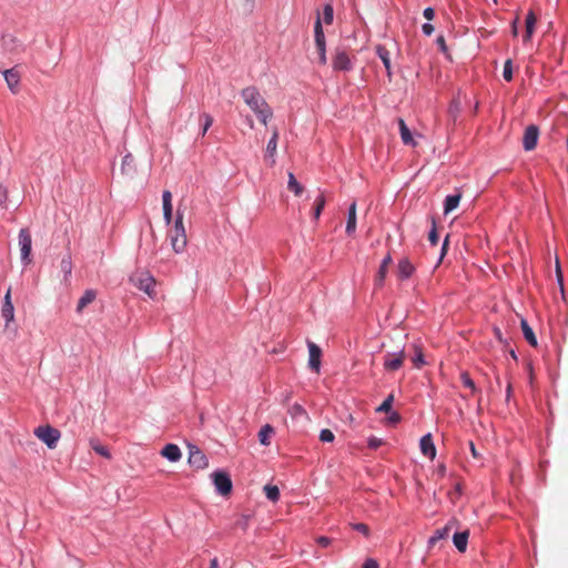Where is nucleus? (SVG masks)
<instances>
[{
    "mask_svg": "<svg viewBox=\"0 0 568 568\" xmlns=\"http://www.w3.org/2000/svg\"><path fill=\"white\" fill-rule=\"evenodd\" d=\"M241 97L263 124H266L273 116L271 106L255 87L244 88L241 91Z\"/></svg>",
    "mask_w": 568,
    "mask_h": 568,
    "instance_id": "nucleus-1",
    "label": "nucleus"
},
{
    "mask_svg": "<svg viewBox=\"0 0 568 568\" xmlns=\"http://www.w3.org/2000/svg\"><path fill=\"white\" fill-rule=\"evenodd\" d=\"M130 282L151 298L154 297L155 281L150 272L138 270L130 276Z\"/></svg>",
    "mask_w": 568,
    "mask_h": 568,
    "instance_id": "nucleus-2",
    "label": "nucleus"
},
{
    "mask_svg": "<svg viewBox=\"0 0 568 568\" xmlns=\"http://www.w3.org/2000/svg\"><path fill=\"white\" fill-rule=\"evenodd\" d=\"M314 40L317 53V61L320 64H326V41L322 27L321 16L318 14L314 26Z\"/></svg>",
    "mask_w": 568,
    "mask_h": 568,
    "instance_id": "nucleus-3",
    "label": "nucleus"
},
{
    "mask_svg": "<svg viewBox=\"0 0 568 568\" xmlns=\"http://www.w3.org/2000/svg\"><path fill=\"white\" fill-rule=\"evenodd\" d=\"M34 435L51 449L55 448L61 436L57 428L49 425L37 427L34 429Z\"/></svg>",
    "mask_w": 568,
    "mask_h": 568,
    "instance_id": "nucleus-4",
    "label": "nucleus"
},
{
    "mask_svg": "<svg viewBox=\"0 0 568 568\" xmlns=\"http://www.w3.org/2000/svg\"><path fill=\"white\" fill-rule=\"evenodd\" d=\"M406 354L404 347H398L394 352H388L384 356V368L387 372H395L403 366Z\"/></svg>",
    "mask_w": 568,
    "mask_h": 568,
    "instance_id": "nucleus-5",
    "label": "nucleus"
},
{
    "mask_svg": "<svg viewBox=\"0 0 568 568\" xmlns=\"http://www.w3.org/2000/svg\"><path fill=\"white\" fill-rule=\"evenodd\" d=\"M213 480L216 490L223 495L226 496L232 491V480L231 477L224 473V471H215L213 474Z\"/></svg>",
    "mask_w": 568,
    "mask_h": 568,
    "instance_id": "nucleus-6",
    "label": "nucleus"
},
{
    "mask_svg": "<svg viewBox=\"0 0 568 568\" xmlns=\"http://www.w3.org/2000/svg\"><path fill=\"white\" fill-rule=\"evenodd\" d=\"M189 464L195 469H202L207 466V458L196 446L189 445Z\"/></svg>",
    "mask_w": 568,
    "mask_h": 568,
    "instance_id": "nucleus-7",
    "label": "nucleus"
},
{
    "mask_svg": "<svg viewBox=\"0 0 568 568\" xmlns=\"http://www.w3.org/2000/svg\"><path fill=\"white\" fill-rule=\"evenodd\" d=\"M539 130L536 125L526 128L523 136V144L526 151H531L536 148L538 141Z\"/></svg>",
    "mask_w": 568,
    "mask_h": 568,
    "instance_id": "nucleus-8",
    "label": "nucleus"
},
{
    "mask_svg": "<svg viewBox=\"0 0 568 568\" xmlns=\"http://www.w3.org/2000/svg\"><path fill=\"white\" fill-rule=\"evenodd\" d=\"M333 68L338 71H348L352 69L351 59L345 51L336 50L333 57Z\"/></svg>",
    "mask_w": 568,
    "mask_h": 568,
    "instance_id": "nucleus-9",
    "label": "nucleus"
},
{
    "mask_svg": "<svg viewBox=\"0 0 568 568\" xmlns=\"http://www.w3.org/2000/svg\"><path fill=\"white\" fill-rule=\"evenodd\" d=\"M307 346H308V353H310L308 366H310L311 369H313L314 372L318 373L320 372V367H321L322 351L313 342H308Z\"/></svg>",
    "mask_w": 568,
    "mask_h": 568,
    "instance_id": "nucleus-10",
    "label": "nucleus"
},
{
    "mask_svg": "<svg viewBox=\"0 0 568 568\" xmlns=\"http://www.w3.org/2000/svg\"><path fill=\"white\" fill-rule=\"evenodd\" d=\"M277 140H278V131L277 129L273 130L272 138L270 139L266 150H265V161L270 166L275 164V154L277 150Z\"/></svg>",
    "mask_w": 568,
    "mask_h": 568,
    "instance_id": "nucleus-11",
    "label": "nucleus"
},
{
    "mask_svg": "<svg viewBox=\"0 0 568 568\" xmlns=\"http://www.w3.org/2000/svg\"><path fill=\"white\" fill-rule=\"evenodd\" d=\"M458 521L456 519H450L443 528H439L435 531V534L429 538V545L434 546L438 540L447 538L449 532L457 527Z\"/></svg>",
    "mask_w": 568,
    "mask_h": 568,
    "instance_id": "nucleus-12",
    "label": "nucleus"
},
{
    "mask_svg": "<svg viewBox=\"0 0 568 568\" xmlns=\"http://www.w3.org/2000/svg\"><path fill=\"white\" fill-rule=\"evenodd\" d=\"M162 209H163V219L165 222V225H170L172 223V193L168 190H165L162 194Z\"/></svg>",
    "mask_w": 568,
    "mask_h": 568,
    "instance_id": "nucleus-13",
    "label": "nucleus"
},
{
    "mask_svg": "<svg viewBox=\"0 0 568 568\" xmlns=\"http://www.w3.org/2000/svg\"><path fill=\"white\" fill-rule=\"evenodd\" d=\"M419 447L424 456L429 457L432 460L436 457V447L433 443L432 434H426L420 438Z\"/></svg>",
    "mask_w": 568,
    "mask_h": 568,
    "instance_id": "nucleus-14",
    "label": "nucleus"
},
{
    "mask_svg": "<svg viewBox=\"0 0 568 568\" xmlns=\"http://www.w3.org/2000/svg\"><path fill=\"white\" fill-rule=\"evenodd\" d=\"M2 317L6 320L7 325L14 318V307L11 302V290L9 288L4 295V301L1 310Z\"/></svg>",
    "mask_w": 568,
    "mask_h": 568,
    "instance_id": "nucleus-15",
    "label": "nucleus"
},
{
    "mask_svg": "<svg viewBox=\"0 0 568 568\" xmlns=\"http://www.w3.org/2000/svg\"><path fill=\"white\" fill-rule=\"evenodd\" d=\"M356 202H353L348 207L347 221L345 232L348 236H352L356 231Z\"/></svg>",
    "mask_w": 568,
    "mask_h": 568,
    "instance_id": "nucleus-16",
    "label": "nucleus"
},
{
    "mask_svg": "<svg viewBox=\"0 0 568 568\" xmlns=\"http://www.w3.org/2000/svg\"><path fill=\"white\" fill-rule=\"evenodd\" d=\"M468 538H469V530H464V531H460V532H455L454 536H453V542L455 545V547L457 548L458 551L460 552H465L466 549H467V544H468Z\"/></svg>",
    "mask_w": 568,
    "mask_h": 568,
    "instance_id": "nucleus-17",
    "label": "nucleus"
},
{
    "mask_svg": "<svg viewBox=\"0 0 568 568\" xmlns=\"http://www.w3.org/2000/svg\"><path fill=\"white\" fill-rule=\"evenodd\" d=\"M537 18L534 13V11H529L525 19V27L526 32L524 36V41H529L534 34L535 26H536Z\"/></svg>",
    "mask_w": 568,
    "mask_h": 568,
    "instance_id": "nucleus-18",
    "label": "nucleus"
},
{
    "mask_svg": "<svg viewBox=\"0 0 568 568\" xmlns=\"http://www.w3.org/2000/svg\"><path fill=\"white\" fill-rule=\"evenodd\" d=\"M376 54L379 57V59L382 60L386 71H387V75L388 78L392 77V68H390V57H389V51L383 47V45H377L376 47Z\"/></svg>",
    "mask_w": 568,
    "mask_h": 568,
    "instance_id": "nucleus-19",
    "label": "nucleus"
},
{
    "mask_svg": "<svg viewBox=\"0 0 568 568\" xmlns=\"http://www.w3.org/2000/svg\"><path fill=\"white\" fill-rule=\"evenodd\" d=\"M97 297V293L93 290H88L81 296L78 302L77 312L81 313L89 304H91Z\"/></svg>",
    "mask_w": 568,
    "mask_h": 568,
    "instance_id": "nucleus-20",
    "label": "nucleus"
},
{
    "mask_svg": "<svg viewBox=\"0 0 568 568\" xmlns=\"http://www.w3.org/2000/svg\"><path fill=\"white\" fill-rule=\"evenodd\" d=\"M121 172L128 176H132L135 172L134 159L131 154H126L122 159Z\"/></svg>",
    "mask_w": 568,
    "mask_h": 568,
    "instance_id": "nucleus-21",
    "label": "nucleus"
},
{
    "mask_svg": "<svg viewBox=\"0 0 568 568\" xmlns=\"http://www.w3.org/2000/svg\"><path fill=\"white\" fill-rule=\"evenodd\" d=\"M398 125H399L400 138H402V141L404 142V144L414 145L415 142H414L412 132L409 131L408 126L406 125V123L403 119L398 120Z\"/></svg>",
    "mask_w": 568,
    "mask_h": 568,
    "instance_id": "nucleus-22",
    "label": "nucleus"
},
{
    "mask_svg": "<svg viewBox=\"0 0 568 568\" xmlns=\"http://www.w3.org/2000/svg\"><path fill=\"white\" fill-rule=\"evenodd\" d=\"M460 199H462L460 193L446 196L445 204H444L445 214H448L452 211H454L455 209H457V206L460 202Z\"/></svg>",
    "mask_w": 568,
    "mask_h": 568,
    "instance_id": "nucleus-23",
    "label": "nucleus"
},
{
    "mask_svg": "<svg viewBox=\"0 0 568 568\" xmlns=\"http://www.w3.org/2000/svg\"><path fill=\"white\" fill-rule=\"evenodd\" d=\"M523 334L526 338V341L534 347L537 346V338L535 336V333L532 328L529 326L526 320H521L520 322Z\"/></svg>",
    "mask_w": 568,
    "mask_h": 568,
    "instance_id": "nucleus-24",
    "label": "nucleus"
},
{
    "mask_svg": "<svg viewBox=\"0 0 568 568\" xmlns=\"http://www.w3.org/2000/svg\"><path fill=\"white\" fill-rule=\"evenodd\" d=\"M288 181H287V189L294 193L295 196L302 195L304 187L303 185L297 182L295 179V175L292 172H288Z\"/></svg>",
    "mask_w": 568,
    "mask_h": 568,
    "instance_id": "nucleus-25",
    "label": "nucleus"
},
{
    "mask_svg": "<svg viewBox=\"0 0 568 568\" xmlns=\"http://www.w3.org/2000/svg\"><path fill=\"white\" fill-rule=\"evenodd\" d=\"M274 434V428L266 424L258 432V440L262 445H270L271 437Z\"/></svg>",
    "mask_w": 568,
    "mask_h": 568,
    "instance_id": "nucleus-26",
    "label": "nucleus"
},
{
    "mask_svg": "<svg viewBox=\"0 0 568 568\" xmlns=\"http://www.w3.org/2000/svg\"><path fill=\"white\" fill-rule=\"evenodd\" d=\"M414 272V266L408 260L398 263V275L400 278H408Z\"/></svg>",
    "mask_w": 568,
    "mask_h": 568,
    "instance_id": "nucleus-27",
    "label": "nucleus"
},
{
    "mask_svg": "<svg viewBox=\"0 0 568 568\" xmlns=\"http://www.w3.org/2000/svg\"><path fill=\"white\" fill-rule=\"evenodd\" d=\"M161 455L169 459L170 462H176L178 460V445L175 444H168L162 450Z\"/></svg>",
    "mask_w": 568,
    "mask_h": 568,
    "instance_id": "nucleus-28",
    "label": "nucleus"
},
{
    "mask_svg": "<svg viewBox=\"0 0 568 568\" xmlns=\"http://www.w3.org/2000/svg\"><path fill=\"white\" fill-rule=\"evenodd\" d=\"M6 82L8 83L10 89H13L18 85L20 77L14 69H9L3 72Z\"/></svg>",
    "mask_w": 568,
    "mask_h": 568,
    "instance_id": "nucleus-29",
    "label": "nucleus"
},
{
    "mask_svg": "<svg viewBox=\"0 0 568 568\" xmlns=\"http://www.w3.org/2000/svg\"><path fill=\"white\" fill-rule=\"evenodd\" d=\"M32 241L30 232L27 229H22L19 232V246L20 248H31Z\"/></svg>",
    "mask_w": 568,
    "mask_h": 568,
    "instance_id": "nucleus-30",
    "label": "nucleus"
},
{
    "mask_svg": "<svg viewBox=\"0 0 568 568\" xmlns=\"http://www.w3.org/2000/svg\"><path fill=\"white\" fill-rule=\"evenodd\" d=\"M264 493L266 497L272 501H277L280 498V489L277 486L266 485L264 486Z\"/></svg>",
    "mask_w": 568,
    "mask_h": 568,
    "instance_id": "nucleus-31",
    "label": "nucleus"
},
{
    "mask_svg": "<svg viewBox=\"0 0 568 568\" xmlns=\"http://www.w3.org/2000/svg\"><path fill=\"white\" fill-rule=\"evenodd\" d=\"M394 403V395L389 394L384 402L376 408L377 413H389Z\"/></svg>",
    "mask_w": 568,
    "mask_h": 568,
    "instance_id": "nucleus-32",
    "label": "nucleus"
},
{
    "mask_svg": "<svg viewBox=\"0 0 568 568\" xmlns=\"http://www.w3.org/2000/svg\"><path fill=\"white\" fill-rule=\"evenodd\" d=\"M323 22L325 24H332L334 19V9L331 3H326L323 9Z\"/></svg>",
    "mask_w": 568,
    "mask_h": 568,
    "instance_id": "nucleus-33",
    "label": "nucleus"
},
{
    "mask_svg": "<svg viewBox=\"0 0 568 568\" xmlns=\"http://www.w3.org/2000/svg\"><path fill=\"white\" fill-rule=\"evenodd\" d=\"M414 348H415V355L412 358V361L416 368H420L425 364L424 355H423L422 348L419 346L415 345Z\"/></svg>",
    "mask_w": 568,
    "mask_h": 568,
    "instance_id": "nucleus-34",
    "label": "nucleus"
},
{
    "mask_svg": "<svg viewBox=\"0 0 568 568\" xmlns=\"http://www.w3.org/2000/svg\"><path fill=\"white\" fill-rule=\"evenodd\" d=\"M325 206V197L323 194H320L315 200V207H314V219L317 220Z\"/></svg>",
    "mask_w": 568,
    "mask_h": 568,
    "instance_id": "nucleus-35",
    "label": "nucleus"
},
{
    "mask_svg": "<svg viewBox=\"0 0 568 568\" xmlns=\"http://www.w3.org/2000/svg\"><path fill=\"white\" fill-rule=\"evenodd\" d=\"M462 383L465 387L469 388L471 393H475L477 390L476 385L474 381L470 378L469 374L467 372H463L460 374Z\"/></svg>",
    "mask_w": 568,
    "mask_h": 568,
    "instance_id": "nucleus-36",
    "label": "nucleus"
},
{
    "mask_svg": "<svg viewBox=\"0 0 568 568\" xmlns=\"http://www.w3.org/2000/svg\"><path fill=\"white\" fill-rule=\"evenodd\" d=\"M91 447L97 454H99L105 458H111V454L109 453L108 448L105 446L99 444L98 442L92 440Z\"/></svg>",
    "mask_w": 568,
    "mask_h": 568,
    "instance_id": "nucleus-37",
    "label": "nucleus"
},
{
    "mask_svg": "<svg viewBox=\"0 0 568 568\" xmlns=\"http://www.w3.org/2000/svg\"><path fill=\"white\" fill-rule=\"evenodd\" d=\"M438 240H439V236H438V232L436 230V226H435V221L432 220V229L430 231L428 232V241H429V244L432 246H436L437 243H438Z\"/></svg>",
    "mask_w": 568,
    "mask_h": 568,
    "instance_id": "nucleus-38",
    "label": "nucleus"
},
{
    "mask_svg": "<svg viewBox=\"0 0 568 568\" xmlns=\"http://www.w3.org/2000/svg\"><path fill=\"white\" fill-rule=\"evenodd\" d=\"M503 77L508 82L513 80V62L510 59L506 60L504 64Z\"/></svg>",
    "mask_w": 568,
    "mask_h": 568,
    "instance_id": "nucleus-39",
    "label": "nucleus"
},
{
    "mask_svg": "<svg viewBox=\"0 0 568 568\" xmlns=\"http://www.w3.org/2000/svg\"><path fill=\"white\" fill-rule=\"evenodd\" d=\"M335 438L333 432L328 428H324L320 433V440L323 443H331Z\"/></svg>",
    "mask_w": 568,
    "mask_h": 568,
    "instance_id": "nucleus-40",
    "label": "nucleus"
},
{
    "mask_svg": "<svg viewBox=\"0 0 568 568\" xmlns=\"http://www.w3.org/2000/svg\"><path fill=\"white\" fill-rule=\"evenodd\" d=\"M201 119L203 120V126H202L201 134L204 135L206 133V131L209 130V128L212 125L213 118L210 114L204 113L201 115Z\"/></svg>",
    "mask_w": 568,
    "mask_h": 568,
    "instance_id": "nucleus-41",
    "label": "nucleus"
},
{
    "mask_svg": "<svg viewBox=\"0 0 568 568\" xmlns=\"http://www.w3.org/2000/svg\"><path fill=\"white\" fill-rule=\"evenodd\" d=\"M61 271L64 273L65 277L69 276L72 272V263L70 258H63L61 261Z\"/></svg>",
    "mask_w": 568,
    "mask_h": 568,
    "instance_id": "nucleus-42",
    "label": "nucleus"
},
{
    "mask_svg": "<svg viewBox=\"0 0 568 568\" xmlns=\"http://www.w3.org/2000/svg\"><path fill=\"white\" fill-rule=\"evenodd\" d=\"M351 526L354 530L363 534L364 536H366V537L369 536V527L366 524L358 523V524H352Z\"/></svg>",
    "mask_w": 568,
    "mask_h": 568,
    "instance_id": "nucleus-43",
    "label": "nucleus"
},
{
    "mask_svg": "<svg viewBox=\"0 0 568 568\" xmlns=\"http://www.w3.org/2000/svg\"><path fill=\"white\" fill-rule=\"evenodd\" d=\"M387 270L388 267H385V265H381L379 266V270H378V273H377V276H376V284L377 285H382L385 277H386V273H387Z\"/></svg>",
    "mask_w": 568,
    "mask_h": 568,
    "instance_id": "nucleus-44",
    "label": "nucleus"
},
{
    "mask_svg": "<svg viewBox=\"0 0 568 568\" xmlns=\"http://www.w3.org/2000/svg\"><path fill=\"white\" fill-rule=\"evenodd\" d=\"M20 260L24 266L31 263V251H21Z\"/></svg>",
    "mask_w": 568,
    "mask_h": 568,
    "instance_id": "nucleus-45",
    "label": "nucleus"
},
{
    "mask_svg": "<svg viewBox=\"0 0 568 568\" xmlns=\"http://www.w3.org/2000/svg\"><path fill=\"white\" fill-rule=\"evenodd\" d=\"M8 200V190L4 185L0 184V205H4Z\"/></svg>",
    "mask_w": 568,
    "mask_h": 568,
    "instance_id": "nucleus-46",
    "label": "nucleus"
},
{
    "mask_svg": "<svg viewBox=\"0 0 568 568\" xmlns=\"http://www.w3.org/2000/svg\"><path fill=\"white\" fill-rule=\"evenodd\" d=\"M436 43L437 45L439 47V50L443 52V53H447L448 49H447V45H446V42H445V38L443 36H439L437 39H436Z\"/></svg>",
    "mask_w": 568,
    "mask_h": 568,
    "instance_id": "nucleus-47",
    "label": "nucleus"
},
{
    "mask_svg": "<svg viewBox=\"0 0 568 568\" xmlns=\"http://www.w3.org/2000/svg\"><path fill=\"white\" fill-rule=\"evenodd\" d=\"M555 262H556V274H557L558 281L560 282V284H562V273H561L560 261H559L558 255H556Z\"/></svg>",
    "mask_w": 568,
    "mask_h": 568,
    "instance_id": "nucleus-48",
    "label": "nucleus"
},
{
    "mask_svg": "<svg viewBox=\"0 0 568 568\" xmlns=\"http://www.w3.org/2000/svg\"><path fill=\"white\" fill-rule=\"evenodd\" d=\"M423 16L425 17V19H427L428 21L433 20L434 17H435V11L433 8L428 7L424 10L423 12Z\"/></svg>",
    "mask_w": 568,
    "mask_h": 568,
    "instance_id": "nucleus-49",
    "label": "nucleus"
},
{
    "mask_svg": "<svg viewBox=\"0 0 568 568\" xmlns=\"http://www.w3.org/2000/svg\"><path fill=\"white\" fill-rule=\"evenodd\" d=\"M317 544L322 547H327L331 545L332 540L328 537L321 536L316 539Z\"/></svg>",
    "mask_w": 568,
    "mask_h": 568,
    "instance_id": "nucleus-50",
    "label": "nucleus"
},
{
    "mask_svg": "<svg viewBox=\"0 0 568 568\" xmlns=\"http://www.w3.org/2000/svg\"><path fill=\"white\" fill-rule=\"evenodd\" d=\"M362 568H378V564L374 559H366Z\"/></svg>",
    "mask_w": 568,
    "mask_h": 568,
    "instance_id": "nucleus-51",
    "label": "nucleus"
},
{
    "mask_svg": "<svg viewBox=\"0 0 568 568\" xmlns=\"http://www.w3.org/2000/svg\"><path fill=\"white\" fill-rule=\"evenodd\" d=\"M381 445H382V440H381V439H378V438H376V437H372V438H369V440H368V446H369L371 448H374V449H375V448L379 447Z\"/></svg>",
    "mask_w": 568,
    "mask_h": 568,
    "instance_id": "nucleus-52",
    "label": "nucleus"
},
{
    "mask_svg": "<svg viewBox=\"0 0 568 568\" xmlns=\"http://www.w3.org/2000/svg\"><path fill=\"white\" fill-rule=\"evenodd\" d=\"M422 30L426 36H430L434 32V26L430 23H424Z\"/></svg>",
    "mask_w": 568,
    "mask_h": 568,
    "instance_id": "nucleus-53",
    "label": "nucleus"
},
{
    "mask_svg": "<svg viewBox=\"0 0 568 568\" xmlns=\"http://www.w3.org/2000/svg\"><path fill=\"white\" fill-rule=\"evenodd\" d=\"M389 423L396 424L400 420V415L397 412H392V414L388 417Z\"/></svg>",
    "mask_w": 568,
    "mask_h": 568,
    "instance_id": "nucleus-54",
    "label": "nucleus"
},
{
    "mask_svg": "<svg viewBox=\"0 0 568 568\" xmlns=\"http://www.w3.org/2000/svg\"><path fill=\"white\" fill-rule=\"evenodd\" d=\"M462 494V488H460V484H456L455 486V491L454 493H450V499L454 500V498L456 497H459Z\"/></svg>",
    "mask_w": 568,
    "mask_h": 568,
    "instance_id": "nucleus-55",
    "label": "nucleus"
},
{
    "mask_svg": "<svg viewBox=\"0 0 568 568\" xmlns=\"http://www.w3.org/2000/svg\"><path fill=\"white\" fill-rule=\"evenodd\" d=\"M518 20H519V18L517 17L514 20L513 26H511V31H513L514 37H517V34H518V27H517Z\"/></svg>",
    "mask_w": 568,
    "mask_h": 568,
    "instance_id": "nucleus-56",
    "label": "nucleus"
},
{
    "mask_svg": "<svg viewBox=\"0 0 568 568\" xmlns=\"http://www.w3.org/2000/svg\"><path fill=\"white\" fill-rule=\"evenodd\" d=\"M392 263V256L387 254L381 265H385V267H388V265Z\"/></svg>",
    "mask_w": 568,
    "mask_h": 568,
    "instance_id": "nucleus-57",
    "label": "nucleus"
},
{
    "mask_svg": "<svg viewBox=\"0 0 568 568\" xmlns=\"http://www.w3.org/2000/svg\"><path fill=\"white\" fill-rule=\"evenodd\" d=\"M469 447H470L471 455H473L474 457H477V456H478V454H477V450H476L475 445H474V443H473V442H470V443H469Z\"/></svg>",
    "mask_w": 568,
    "mask_h": 568,
    "instance_id": "nucleus-58",
    "label": "nucleus"
},
{
    "mask_svg": "<svg viewBox=\"0 0 568 568\" xmlns=\"http://www.w3.org/2000/svg\"><path fill=\"white\" fill-rule=\"evenodd\" d=\"M448 245H449V235L447 234L443 242L442 248H448Z\"/></svg>",
    "mask_w": 568,
    "mask_h": 568,
    "instance_id": "nucleus-59",
    "label": "nucleus"
},
{
    "mask_svg": "<svg viewBox=\"0 0 568 568\" xmlns=\"http://www.w3.org/2000/svg\"><path fill=\"white\" fill-rule=\"evenodd\" d=\"M219 567V562H217V559L216 558H213L210 562V568H217Z\"/></svg>",
    "mask_w": 568,
    "mask_h": 568,
    "instance_id": "nucleus-60",
    "label": "nucleus"
},
{
    "mask_svg": "<svg viewBox=\"0 0 568 568\" xmlns=\"http://www.w3.org/2000/svg\"><path fill=\"white\" fill-rule=\"evenodd\" d=\"M446 252H447V251H445V250H442V251H440V255H439V258H438V263H440V262L443 261V258H444V256H445Z\"/></svg>",
    "mask_w": 568,
    "mask_h": 568,
    "instance_id": "nucleus-61",
    "label": "nucleus"
},
{
    "mask_svg": "<svg viewBox=\"0 0 568 568\" xmlns=\"http://www.w3.org/2000/svg\"><path fill=\"white\" fill-rule=\"evenodd\" d=\"M438 473H439L440 475H444V474H445V466H444V465H440V466L438 467Z\"/></svg>",
    "mask_w": 568,
    "mask_h": 568,
    "instance_id": "nucleus-62",
    "label": "nucleus"
},
{
    "mask_svg": "<svg viewBox=\"0 0 568 568\" xmlns=\"http://www.w3.org/2000/svg\"><path fill=\"white\" fill-rule=\"evenodd\" d=\"M510 393H511V385L508 384V386H507V397L510 396Z\"/></svg>",
    "mask_w": 568,
    "mask_h": 568,
    "instance_id": "nucleus-63",
    "label": "nucleus"
},
{
    "mask_svg": "<svg viewBox=\"0 0 568 568\" xmlns=\"http://www.w3.org/2000/svg\"><path fill=\"white\" fill-rule=\"evenodd\" d=\"M495 334L500 339V331L498 328H495Z\"/></svg>",
    "mask_w": 568,
    "mask_h": 568,
    "instance_id": "nucleus-64",
    "label": "nucleus"
}]
</instances>
